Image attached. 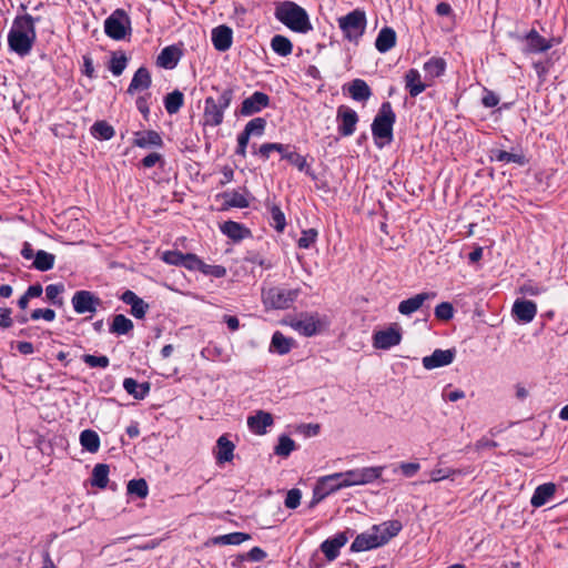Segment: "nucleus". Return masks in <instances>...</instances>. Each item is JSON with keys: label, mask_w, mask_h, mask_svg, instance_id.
<instances>
[{"label": "nucleus", "mask_w": 568, "mask_h": 568, "mask_svg": "<svg viewBox=\"0 0 568 568\" xmlns=\"http://www.w3.org/2000/svg\"><path fill=\"white\" fill-rule=\"evenodd\" d=\"M36 39L37 31L36 27H32V16L29 13L17 16L8 33L9 50L23 58L31 52Z\"/></svg>", "instance_id": "obj_1"}, {"label": "nucleus", "mask_w": 568, "mask_h": 568, "mask_svg": "<svg viewBox=\"0 0 568 568\" xmlns=\"http://www.w3.org/2000/svg\"><path fill=\"white\" fill-rule=\"evenodd\" d=\"M274 17L290 30L297 33H307L313 30L307 11L294 1L277 2Z\"/></svg>", "instance_id": "obj_2"}, {"label": "nucleus", "mask_w": 568, "mask_h": 568, "mask_svg": "<svg viewBox=\"0 0 568 568\" xmlns=\"http://www.w3.org/2000/svg\"><path fill=\"white\" fill-rule=\"evenodd\" d=\"M395 123L396 113L392 103L389 101L383 102L371 125L374 143L378 149H383L393 142Z\"/></svg>", "instance_id": "obj_3"}, {"label": "nucleus", "mask_w": 568, "mask_h": 568, "mask_svg": "<svg viewBox=\"0 0 568 568\" xmlns=\"http://www.w3.org/2000/svg\"><path fill=\"white\" fill-rule=\"evenodd\" d=\"M212 91H215L217 95L216 98L210 95L204 101L203 125L219 126L223 123L224 111L230 106L234 98V88L226 87L220 90L213 85Z\"/></svg>", "instance_id": "obj_4"}, {"label": "nucleus", "mask_w": 568, "mask_h": 568, "mask_svg": "<svg viewBox=\"0 0 568 568\" xmlns=\"http://www.w3.org/2000/svg\"><path fill=\"white\" fill-rule=\"evenodd\" d=\"M509 37L523 44V53L526 55L547 52L555 44L559 43L556 38L546 39L539 34L536 29H530L524 33H509Z\"/></svg>", "instance_id": "obj_5"}, {"label": "nucleus", "mask_w": 568, "mask_h": 568, "mask_svg": "<svg viewBox=\"0 0 568 568\" xmlns=\"http://www.w3.org/2000/svg\"><path fill=\"white\" fill-rule=\"evenodd\" d=\"M337 22L343 37L349 42L358 43L366 30L367 18L364 10L354 9L347 14L339 17Z\"/></svg>", "instance_id": "obj_6"}, {"label": "nucleus", "mask_w": 568, "mask_h": 568, "mask_svg": "<svg viewBox=\"0 0 568 568\" xmlns=\"http://www.w3.org/2000/svg\"><path fill=\"white\" fill-rule=\"evenodd\" d=\"M132 32L131 19L122 8L115 9L104 20V33L112 40H124Z\"/></svg>", "instance_id": "obj_7"}, {"label": "nucleus", "mask_w": 568, "mask_h": 568, "mask_svg": "<svg viewBox=\"0 0 568 568\" xmlns=\"http://www.w3.org/2000/svg\"><path fill=\"white\" fill-rule=\"evenodd\" d=\"M301 288L271 287L264 293V303L272 308L286 310L297 300Z\"/></svg>", "instance_id": "obj_8"}, {"label": "nucleus", "mask_w": 568, "mask_h": 568, "mask_svg": "<svg viewBox=\"0 0 568 568\" xmlns=\"http://www.w3.org/2000/svg\"><path fill=\"white\" fill-rule=\"evenodd\" d=\"M346 486L344 485V478L341 475V473L321 477L313 489V496L312 500L310 501V508L315 507L328 495Z\"/></svg>", "instance_id": "obj_9"}, {"label": "nucleus", "mask_w": 568, "mask_h": 568, "mask_svg": "<svg viewBox=\"0 0 568 568\" xmlns=\"http://www.w3.org/2000/svg\"><path fill=\"white\" fill-rule=\"evenodd\" d=\"M383 466L363 467L341 473L346 487L374 483L383 474Z\"/></svg>", "instance_id": "obj_10"}, {"label": "nucleus", "mask_w": 568, "mask_h": 568, "mask_svg": "<svg viewBox=\"0 0 568 568\" xmlns=\"http://www.w3.org/2000/svg\"><path fill=\"white\" fill-rule=\"evenodd\" d=\"M359 116L357 112L348 105L341 104L336 110L337 132L346 138L355 133Z\"/></svg>", "instance_id": "obj_11"}, {"label": "nucleus", "mask_w": 568, "mask_h": 568, "mask_svg": "<svg viewBox=\"0 0 568 568\" xmlns=\"http://www.w3.org/2000/svg\"><path fill=\"white\" fill-rule=\"evenodd\" d=\"M71 304L77 314H93L101 306L102 301L91 291L79 290L74 292Z\"/></svg>", "instance_id": "obj_12"}, {"label": "nucleus", "mask_w": 568, "mask_h": 568, "mask_svg": "<svg viewBox=\"0 0 568 568\" xmlns=\"http://www.w3.org/2000/svg\"><path fill=\"white\" fill-rule=\"evenodd\" d=\"M354 534L355 530L347 528L346 530L337 532L333 537L325 539L320 546L325 558L328 561L335 560L339 556L341 548L347 544L348 539L353 537Z\"/></svg>", "instance_id": "obj_13"}, {"label": "nucleus", "mask_w": 568, "mask_h": 568, "mask_svg": "<svg viewBox=\"0 0 568 568\" xmlns=\"http://www.w3.org/2000/svg\"><path fill=\"white\" fill-rule=\"evenodd\" d=\"M436 297L435 292H422L419 294H416L409 298L403 300L398 304V312L402 315L410 316L413 313L417 311H425L429 312V304H426V302L433 300Z\"/></svg>", "instance_id": "obj_14"}, {"label": "nucleus", "mask_w": 568, "mask_h": 568, "mask_svg": "<svg viewBox=\"0 0 568 568\" xmlns=\"http://www.w3.org/2000/svg\"><path fill=\"white\" fill-rule=\"evenodd\" d=\"M270 104L271 99L266 93L255 91L252 95L243 100L240 108V114L242 116H251L261 112L263 109L268 108Z\"/></svg>", "instance_id": "obj_15"}, {"label": "nucleus", "mask_w": 568, "mask_h": 568, "mask_svg": "<svg viewBox=\"0 0 568 568\" xmlns=\"http://www.w3.org/2000/svg\"><path fill=\"white\" fill-rule=\"evenodd\" d=\"M402 341L400 329L397 327H388L386 329L377 331L373 335V345L378 349H389L396 346Z\"/></svg>", "instance_id": "obj_16"}, {"label": "nucleus", "mask_w": 568, "mask_h": 568, "mask_svg": "<svg viewBox=\"0 0 568 568\" xmlns=\"http://www.w3.org/2000/svg\"><path fill=\"white\" fill-rule=\"evenodd\" d=\"M291 326L300 334L311 337L322 331L323 323L317 314H305L302 318L292 322Z\"/></svg>", "instance_id": "obj_17"}, {"label": "nucleus", "mask_w": 568, "mask_h": 568, "mask_svg": "<svg viewBox=\"0 0 568 568\" xmlns=\"http://www.w3.org/2000/svg\"><path fill=\"white\" fill-rule=\"evenodd\" d=\"M456 357V349L455 348H448V349H435L430 355L425 356L423 358V366L426 369H434L447 366L454 362Z\"/></svg>", "instance_id": "obj_18"}, {"label": "nucleus", "mask_w": 568, "mask_h": 568, "mask_svg": "<svg viewBox=\"0 0 568 568\" xmlns=\"http://www.w3.org/2000/svg\"><path fill=\"white\" fill-rule=\"evenodd\" d=\"M343 92L347 93L354 101L365 103L373 95V91L363 79H354L343 85Z\"/></svg>", "instance_id": "obj_19"}, {"label": "nucleus", "mask_w": 568, "mask_h": 568, "mask_svg": "<svg viewBox=\"0 0 568 568\" xmlns=\"http://www.w3.org/2000/svg\"><path fill=\"white\" fill-rule=\"evenodd\" d=\"M382 542L378 538L377 531L373 530V527L365 532H362L355 537L353 540L349 550L352 552H362L371 549H375L382 547Z\"/></svg>", "instance_id": "obj_20"}, {"label": "nucleus", "mask_w": 568, "mask_h": 568, "mask_svg": "<svg viewBox=\"0 0 568 568\" xmlns=\"http://www.w3.org/2000/svg\"><path fill=\"white\" fill-rule=\"evenodd\" d=\"M182 57L183 50L180 45H168L163 48L159 53L156 58V65L165 70H173L178 65Z\"/></svg>", "instance_id": "obj_21"}, {"label": "nucleus", "mask_w": 568, "mask_h": 568, "mask_svg": "<svg viewBox=\"0 0 568 568\" xmlns=\"http://www.w3.org/2000/svg\"><path fill=\"white\" fill-rule=\"evenodd\" d=\"M211 40L215 50L225 52L232 47L233 31L229 26L221 24L212 30Z\"/></svg>", "instance_id": "obj_22"}, {"label": "nucleus", "mask_w": 568, "mask_h": 568, "mask_svg": "<svg viewBox=\"0 0 568 568\" xmlns=\"http://www.w3.org/2000/svg\"><path fill=\"white\" fill-rule=\"evenodd\" d=\"M511 312L518 322L530 323L537 314V305L530 300H516Z\"/></svg>", "instance_id": "obj_23"}, {"label": "nucleus", "mask_w": 568, "mask_h": 568, "mask_svg": "<svg viewBox=\"0 0 568 568\" xmlns=\"http://www.w3.org/2000/svg\"><path fill=\"white\" fill-rule=\"evenodd\" d=\"M234 449L235 445L232 440H230L229 435L224 434L220 436L214 448V457L216 464L223 465L225 463L232 462L234 458Z\"/></svg>", "instance_id": "obj_24"}, {"label": "nucleus", "mask_w": 568, "mask_h": 568, "mask_svg": "<svg viewBox=\"0 0 568 568\" xmlns=\"http://www.w3.org/2000/svg\"><path fill=\"white\" fill-rule=\"evenodd\" d=\"M215 199L224 200L221 207L219 209V211H221V212L229 211L232 207L246 209L250 206V202L246 199V196L235 190L219 193V194H216Z\"/></svg>", "instance_id": "obj_25"}, {"label": "nucleus", "mask_w": 568, "mask_h": 568, "mask_svg": "<svg viewBox=\"0 0 568 568\" xmlns=\"http://www.w3.org/2000/svg\"><path fill=\"white\" fill-rule=\"evenodd\" d=\"M220 231L222 234L227 236L234 242H240L246 237L252 236V231L246 227L244 224L240 222H235L232 220L225 221L220 225Z\"/></svg>", "instance_id": "obj_26"}, {"label": "nucleus", "mask_w": 568, "mask_h": 568, "mask_svg": "<svg viewBox=\"0 0 568 568\" xmlns=\"http://www.w3.org/2000/svg\"><path fill=\"white\" fill-rule=\"evenodd\" d=\"M282 151H277L281 154L282 160H286L292 165L296 166L298 171L305 172L307 175L314 178V175L310 172L306 159L295 151V146L282 143Z\"/></svg>", "instance_id": "obj_27"}, {"label": "nucleus", "mask_w": 568, "mask_h": 568, "mask_svg": "<svg viewBox=\"0 0 568 568\" xmlns=\"http://www.w3.org/2000/svg\"><path fill=\"white\" fill-rule=\"evenodd\" d=\"M274 423L272 414L257 410L255 415L248 416L247 426L250 430L256 435H264L266 428L272 426Z\"/></svg>", "instance_id": "obj_28"}, {"label": "nucleus", "mask_w": 568, "mask_h": 568, "mask_svg": "<svg viewBox=\"0 0 568 568\" xmlns=\"http://www.w3.org/2000/svg\"><path fill=\"white\" fill-rule=\"evenodd\" d=\"M403 529L399 520H387L379 525H373V530L377 531L382 545H386L392 538L397 536Z\"/></svg>", "instance_id": "obj_29"}, {"label": "nucleus", "mask_w": 568, "mask_h": 568, "mask_svg": "<svg viewBox=\"0 0 568 568\" xmlns=\"http://www.w3.org/2000/svg\"><path fill=\"white\" fill-rule=\"evenodd\" d=\"M295 345V339L286 337L282 332L275 331L272 335L268 352L278 355H285L291 352Z\"/></svg>", "instance_id": "obj_30"}, {"label": "nucleus", "mask_w": 568, "mask_h": 568, "mask_svg": "<svg viewBox=\"0 0 568 568\" xmlns=\"http://www.w3.org/2000/svg\"><path fill=\"white\" fill-rule=\"evenodd\" d=\"M396 39L395 30L390 27H384L376 37L375 48L379 53H386L395 47Z\"/></svg>", "instance_id": "obj_31"}, {"label": "nucleus", "mask_w": 568, "mask_h": 568, "mask_svg": "<svg viewBox=\"0 0 568 568\" xmlns=\"http://www.w3.org/2000/svg\"><path fill=\"white\" fill-rule=\"evenodd\" d=\"M405 88L412 98H416L425 91L426 84L422 81L420 73L417 69H409L405 73Z\"/></svg>", "instance_id": "obj_32"}, {"label": "nucleus", "mask_w": 568, "mask_h": 568, "mask_svg": "<svg viewBox=\"0 0 568 568\" xmlns=\"http://www.w3.org/2000/svg\"><path fill=\"white\" fill-rule=\"evenodd\" d=\"M490 161L516 163L520 166L528 164L529 160L524 153H510L504 150L493 149L489 154Z\"/></svg>", "instance_id": "obj_33"}, {"label": "nucleus", "mask_w": 568, "mask_h": 568, "mask_svg": "<svg viewBox=\"0 0 568 568\" xmlns=\"http://www.w3.org/2000/svg\"><path fill=\"white\" fill-rule=\"evenodd\" d=\"M556 493V485L554 483H546L537 486L535 489L530 504L535 508L544 506Z\"/></svg>", "instance_id": "obj_34"}, {"label": "nucleus", "mask_w": 568, "mask_h": 568, "mask_svg": "<svg viewBox=\"0 0 568 568\" xmlns=\"http://www.w3.org/2000/svg\"><path fill=\"white\" fill-rule=\"evenodd\" d=\"M91 135L99 141H109L115 135L114 128L105 120H97L90 128Z\"/></svg>", "instance_id": "obj_35"}, {"label": "nucleus", "mask_w": 568, "mask_h": 568, "mask_svg": "<svg viewBox=\"0 0 568 568\" xmlns=\"http://www.w3.org/2000/svg\"><path fill=\"white\" fill-rule=\"evenodd\" d=\"M80 444L83 450L94 454L100 448V436L93 429H84L80 433Z\"/></svg>", "instance_id": "obj_36"}, {"label": "nucleus", "mask_w": 568, "mask_h": 568, "mask_svg": "<svg viewBox=\"0 0 568 568\" xmlns=\"http://www.w3.org/2000/svg\"><path fill=\"white\" fill-rule=\"evenodd\" d=\"M110 467L108 464L99 463L93 467L91 474V485L93 487L104 489L109 483Z\"/></svg>", "instance_id": "obj_37"}, {"label": "nucleus", "mask_w": 568, "mask_h": 568, "mask_svg": "<svg viewBox=\"0 0 568 568\" xmlns=\"http://www.w3.org/2000/svg\"><path fill=\"white\" fill-rule=\"evenodd\" d=\"M55 262V255L44 250H38L37 255L33 258L31 267L40 271L48 272L53 268Z\"/></svg>", "instance_id": "obj_38"}, {"label": "nucleus", "mask_w": 568, "mask_h": 568, "mask_svg": "<svg viewBox=\"0 0 568 568\" xmlns=\"http://www.w3.org/2000/svg\"><path fill=\"white\" fill-rule=\"evenodd\" d=\"M128 61L129 59L124 51H113L108 62V69L113 75L119 77L125 70Z\"/></svg>", "instance_id": "obj_39"}, {"label": "nucleus", "mask_w": 568, "mask_h": 568, "mask_svg": "<svg viewBox=\"0 0 568 568\" xmlns=\"http://www.w3.org/2000/svg\"><path fill=\"white\" fill-rule=\"evenodd\" d=\"M133 329V322L123 314H115L110 324V333L126 335Z\"/></svg>", "instance_id": "obj_40"}, {"label": "nucleus", "mask_w": 568, "mask_h": 568, "mask_svg": "<svg viewBox=\"0 0 568 568\" xmlns=\"http://www.w3.org/2000/svg\"><path fill=\"white\" fill-rule=\"evenodd\" d=\"M252 537L247 532L234 531L226 535H220L212 538V542L219 546L226 545H241L242 542L250 540Z\"/></svg>", "instance_id": "obj_41"}, {"label": "nucleus", "mask_w": 568, "mask_h": 568, "mask_svg": "<svg viewBox=\"0 0 568 568\" xmlns=\"http://www.w3.org/2000/svg\"><path fill=\"white\" fill-rule=\"evenodd\" d=\"M163 103L169 114H175L183 106L184 94L176 89L164 97Z\"/></svg>", "instance_id": "obj_42"}, {"label": "nucleus", "mask_w": 568, "mask_h": 568, "mask_svg": "<svg viewBox=\"0 0 568 568\" xmlns=\"http://www.w3.org/2000/svg\"><path fill=\"white\" fill-rule=\"evenodd\" d=\"M271 48L272 50L280 57H287L293 51L292 41L282 34H275L271 39Z\"/></svg>", "instance_id": "obj_43"}, {"label": "nucleus", "mask_w": 568, "mask_h": 568, "mask_svg": "<svg viewBox=\"0 0 568 568\" xmlns=\"http://www.w3.org/2000/svg\"><path fill=\"white\" fill-rule=\"evenodd\" d=\"M64 292V285L62 283L50 284L45 287V300L49 304L62 307L64 304L63 298L60 296Z\"/></svg>", "instance_id": "obj_44"}, {"label": "nucleus", "mask_w": 568, "mask_h": 568, "mask_svg": "<svg viewBox=\"0 0 568 568\" xmlns=\"http://www.w3.org/2000/svg\"><path fill=\"white\" fill-rule=\"evenodd\" d=\"M295 449V442L290 436L282 434L278 437L277 445L274 447V454L287 458Z\"/></svg>", "instance_id": "obj_45"}, {"label": "nucleus", "mask_w": 568, "mask_h": 568, "mask_svg": "<svg viewBox=\"0 0 568 568\" xmlns=\"http://www.w3.org/2000/svg\"><path fill=\"white\" fill-rule=\"evenodd\" d=\"M267 554L260 547H253L251 550L244 554H240L236 556L235 560L232 562L233 567H241V564L245 560L250 561H262L265 559Z\"/></svg>", "instance_id": "obj_46"}, {"label": "nucleus", "mask_w": 568, "mask_h": 568, "mask_svg": "<svg viewBox=\"0 0 568 568\" xmlns=\"http://www.w3.org/2000/svg\"><path fill=\"white\" fill-rule=\"evenodd\" d=\"M446 70V62L442 58H430L424 63V71L432 78H439Z\"/></svg>", "instance_id": "obj_47"}, {"label": "nucleus", "mask_w": 568, "mask_h": 568, "mask_svg": "<svg viewBox=\"0 0 568 568\" xmlns=\"http://www.w3.org/2000/svg\"><path fill=\"white\" fill-rule=\"evenodd\" d=\"M255 146H256L255 144L252 145V150H253L252 153L254 155L260 156L263 161H267L270 159L272 152H277V151L283 150L282 143H277V142L263 143L262 145H260L258 149H256Z\"/></svg>", "instance_id": "obj_48"}, {"label": "nucleus", "mask_w": 568, "mask_h": 568, "mask_svg": "<svg viewBox=\"0 0 568 568\" xmlns=\"http://www.w3.org/2000/svg\"><path fill=\"white\" fill-rule=\"evenodd\" d=\"M270 214L271 226H273L277 232H283L286 226V219L281 207L277 204H272L270 206Z\"/></svg>", "instance_id": "obj_49"}, {"label": "nucleus", "mask_w": 568, "mask_h": 568, "mask_svg": "<svg viewBox=\"0 0 568 568\" xmlns=\"http://www.w3.org/2000/svg\"><path fill=\"white\" fill-rule=\"evenodd\" d=\"M243 261L253 265H258L264 270H270L273 266L270 260L265 258L258 251L255 250L246 251Z\"/></svg>", "instance_id": "obj_50"}, {"label": "nucleus", "mask_w": 568, "mask_h": 568, "mask_svg": "<svg viewBox=\"0 0 568 568\" xmlns=\"http://www.w3.org/2000/svg\"><path fill=\"white\" fill-rule=\"evenodd\" d=\"M82 361L91 368H106L110 364L109 357L103 354H84Z\"/></svg>", "instance_id": "obj_51"}, {"label": "nucleus", "mask_w": 568, "mask_h": 568, "mask_svg": "<svg viewBox=\"0 0 568 568\" xmlns=\"http://www.w3.org/2000/svg\"><path fill=\"white\" fill-rule=\"evenodd\" d=\"M434 315L438 321L448 322L454 317L455 308L450 302H442L435 307Z\"/></svg>", "instance_id": "obj_52"}, {"label": "nucleus", "mask_w": 568, "mask_h": 568, "mask_svg": "<svg viewBox=\"0 0 568 568\" xmlns=\"http://www.w3.org/2000/svg\"><path fill=\"white\" fill-rule=\"evenodd\" d=\"M266 124L267 122L264 118H254L245 124L244 130L250 135L261 136L264 134Z\"/></svg>", "instance_id": "obj_53"}, {"label": "nucleus", "mask_w": 568, "mask_h": 568, "mask_svg": "<svg viewBox=\"0 0 568 568\" xmlns=\"http://www.w3.org/2000/svg\"><path fill=\"white\" fill-rule=\"evenodd\" d=\"M164 145L162 136L154 130H144V149H162Z\"/></svg>", "instance_id": "obj_54"}, {"label": "nucleus", "mask_w": 568, "mask_h": 568, "mask_svg": "<svg viewBox=\"0 0 568 568\" xmlns=\"http://www.w3.org/2000/svg\"><path fill=\"white\" fill-rule=\"evenodd\" d=\"M200 272L203 275L212 276L215 278H222L226 276L227 273L226 267L223 265H210L204 262H202Z\"/></svg>", "instance_id": "obj_55"}, {"label": "nucleus", "mask_w": 568, "mask_h": 568, "mask_svg": "<svg viewBox=\"0 0 568 568\" xmlns=\"http://www.w3.org/2000/svg\"><path fill=\"white\" fill-rule=\"evenodd\" d=\"M317 235L318 232L315 229L304 230L297 241V246L300 248H310L316 242Z\"/></svg>", "instance_id": "obj_56"}, {"label": "nucleus", "mask_w": 568, "mask_h": 568, "mask_svg": "<svg viewBox=\"0 0 568 568\" xmlns=\"http://www.w3.org/2000/svg\"><path fill=\"white\" fill-rule=\"evenodd\" d=\"M202 260L194 253H184L183 262L181 267L186 268L187 271L194 272L201 270Z\"/></svg>", "instance_id": "obj_57"}, {"label": "nucleus", "mask_w": 568, "mask_h": 568, "mask_svg": "<svg viewBox=\"0 0 568 568\" xmlns=\"http://www.w3.org/2000/svg\"><path fill=\"white\" fill-rule=\"evenodd\" d=\"M460 473H462L460 470L453 469V468H446V469L436 468V469H433L430 473L429 483H437L443 479L450 478V477L455 476L456 474H460Z\"/></svg>", "instance_id": "obj_58"}, {"label": "nucleus", "mask_w": 568, "mask_h": 568, "mask_svg": "<svg viewBox=\"0 0 568 568\" xmlns=\"http://www.w3.org/2000/svg\"><path fill=\"white\" fill-rule=\"evenodd\" d=\"M183 256H184V253H182L181 251H178V250L164 251L161 254V260L169 265L181 266V264L183 262Z\"/></svg>", "instance_id": "obj_59"}, {"label": "nucleus", "mask_w": 568, "mask_h": 568, "mask_svg": "<svg viewBox=\"0 0 568 568\" xmlns=\"http://www.w3.org/2000/svg\"><path fill=\"white\" fill-rule=\"evenodd\" d=\"M55 311L52 308H36L30 313V318L32 321L44 320L47 322H52L55 318Z\"/></svg>", "instance_id": "obj_60"}, {"label": "nucleus", "mask_w": 568, "mask_h": 568, "mask_svg": "<svg viewBox=\"0 0 568 568\" xmlns=\"http://www.w3.org/2000/svg\"><path fill=\"white\" fill-rule=\"evenodd\" d=\"M40 410V416L47 420H54L59 415V408L55 403H45L41 406H38Z\"/></svg>", "instance_id": "obj_61"}, {"label": "nucleus", "mask_w": 568, "mask_h": 568, "mask_svg": "<svg viewBox=\"0 0 568 568\" xmlns=\"http://www.w3.org/2000/svg\"><path fill=\"white\" fill-rule=\"evenodd\" d=\"M302 498V493L297 488H293L287 491L284 505L288 509H295L300 506Z\"/></svg>", "instance_id": "obj_62"}, {"label": "nucleus", "mask_w": 568, "mask_h": 568, "mask_svg": "<svg viewBox=\"0 0 568 568\" xmlns=\"http://www.w3.org/2000/svg\"><path fill=\"white\" fill-rule=\"evenodd\" d=\"M250 138L251 135L245 131L243 130L241 133H239L237 135V145H236V149H235V154L245 159L246 158V149H247V145H248V142H250Z\"/></svg>", "instance_id": "obj_63"}, {"label": "nucleus", "mask_w": 568, "mask_h": 568, "mask_svg": "<svg viewBox=\"0 0 568 568\" xmlns=\"http://www.w3.org/2000/svg\"><path fill=\"white\" fill-rule=\"evenodd\" d=\"M483 93L484 94L481 97V104L485 108H495L498 105L500 99L497 93H495L493 90H489L487 88H484Z\"/></svg>", "instance_id": "obj_64"}]
</instances>
